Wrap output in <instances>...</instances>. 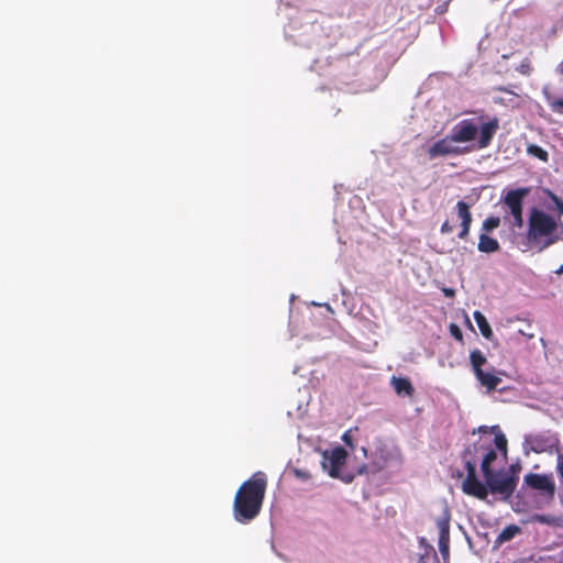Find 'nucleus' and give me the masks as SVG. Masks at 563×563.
I'll use <instances>...</instances> for the list:
<instances>
[{
    "instance_id": "f257e3e1",
    "label": "nucleus",
    "mask_w": 563,
    "mask_h": 563,
    "mask_svg": "<svg viewBox=\"0 0 563 563\" xmlns=\"http://www.w3.org/2000/svg\"><path fill=\"white\" fill-rule=\"evenodd\" d=\"M489 437L479 438L467 446L464 452V463L467 476L463 482L464 493L485 499L488 493L498 495L503 500L508 499L517 487L519 467L506 465L503 456L488 449Z\"/></svg>"
},
{
    "instance_id": "f03ea898",
    "label": "nucleus",
    "mask_w": 563,
    "mask_h": 563,
    "mask_svg": "<svg viewBox=\"0 0 563 563\" xmlns=\"http://www.w3.org/2000/svg\"><path fill=\"white\" fill-rule=\"evenodd\" d=\"M267 488V476L255 472L238 488L233 500V517L240 523H249L261 512Z\"/></svg>"
},
{
    "instance_id": "7ed1b4c3",
    "label": "nucleus",
    "mask_w": 563,
    "mask_h": 563,
    "mask_svg": "<svg viewBox=\"0 0 563 563\" xmlns=\"http://www.w3.org/2000/svg\"><path fill=\"white\" fill-rule=\"evenodd\" d=\"M563 235V222L543 210L531 208L528 219L527 241L539 251L554 244Z\"/></svg>"
},
{
    "instance_id": "20e7f679",
    "label": "nucleus",
    "mask_w": 563,
    "mask_h": 563,
    "mask_svg": "<svg viewBox=\"0 0 563 563\" xmlns=\"http://www.w3.org/2000/svg\"><path fill=\"white\" fill-rule=\"evenodd\" d=\"M498 119L494 118L488 122H474L464 120L460 123V142L475 141L476 148H485L497 132Z\"/></svg>"
},
{
    "instance_id": "39448f33",
    "label": "nucleus",
    "mask_w": 563,
    "mask_h": 563,
    "mask_svg": "<svg viewBox=\"0 0 563 563\" xmlns=\"http://www.w3.org/2000/svg\"><path fill=\"white\" fill-rule=\"evenodd\" d=\"M529 194L528 188H518L509 190L504 197L506 207L505 220L509 221L512 227L521 229L523 227L522 201Z\"/></svg>"
},
{
    "instance_id": "423d86ee",
    "label": "nucleus",
    "mask_w": 563,
    "mask_h": 563,
    "mask_svg": "<svg viewBox=\"0 0 563 563\" xmlns=\"http://www.w3.org/2000/svg\"><path fill=\"white\" fill-rule=\"evenodd\" d=\"M322 457L323 470H325L331 477L338 478L347 459L346 450L342 446H336L331 451H325Z\"/></svg>"
},
{
    "instance_id": "0eeeda50",
    "label": "nucleus",
    "mask_w": 563,
    "mask_h": 563,
    "mask_svg": "<svg viewBox=\"0 0 563 563\" xmlns=\"http://www.w3.org/2000/svg\"><path fill=\"white\" fill-rule=\"evenodd\" d=\"M457 152V132H452L451 135L435 142L429 150L428 154L431 159L445 156Z\"/></svg>"
},
{
    "instance_id": "6e6552de",
    "label": "nucleus",
    "mask_w": 563,
    "mask_h": 563,
    "mask_svg": "<svg viewBox=\"0 0 563 563\" xmlns=\"http://www.w3.org/2000/svg\"><path fill=\"white\" fill-rule=\"evenodd\" d=\"M437 526L439 529V550L444 560L449 558V541H450V516L444 511L443 516L438 519Z\"/></svg>"
},
{
    "instance_id": "1a4fd4ad",
    "label": "nucleus",
    "mask_w": 563,
    "mask_h": 563,
    "mask_svg": "<svg viewBox=\"0 0 563 563\" xmlns=\"http://www.w3.org/2000/svg\"><path fill=\"white\" fill-rule=\"evenodd\" d=\"M525 483L533 489L547 493L549 496L554 494L555 485L551 475L528 474L525 476Z\"/></svg>"
},
{
    "instance_id": "9d476101",
    "label": "nucleus",
    "mask_w": 563,
    "mask_h": 563,
    "mask_svg": "<svg viewBox=\"0 0 563 563\" xmlns=\"http://www.w3.org/2000/svg\"><path fill=\"white\" fill-rule=\"evenodd\" d=\"M393 387L397 395L411 397L415 393V388L412 387L411 382L405 377H393L391 378Z\"/></svg>"
},
{
    "instance_id": "9b49d317",
    "label": "nucleus",
    "mask_w": 563,
    "mask_h": 563,
    "mask_svg": "<svg viewBox=\"0 0 563 563\" xmlns=\"http://www.w3.org/2000/svg\"><path fill=\"white\" fill-rule=\"evenodd\" d=\"M475 376L479 380L481 385L487 389V391L496 389L497 386L501 383V378L493 373L481 371Z\"/></svg>"
},
{
    "instance_id": "f8f14e48",
    "label": "nucleus",
    "mask_w": 563,
    "mask_h": 563,
    "mask_svg": "<svg viewBox=\"0 0 563 563\" xmlns=\"http://www.w3.org/2000/svg\"><path fill=\"white\" fill-rule=\"evenodd\" d=\"M421 552L419 553L418 563H437L438 555L434 548L426 543L424 538L420 539Z\"/></svg>"
},
{
    "instance_id": "ddd939ff",
    "label": "nucleus",
    "mask_w": 563,
    "mask_h": 563,
    "mask_svg": "<svg viewBox=\"0 0 563 563\" xmlns=\"http://www.w3.org/2000/svg\"><path fill=\"white\" fill-rule=\"evenodd\" d=\"M499 243L497 240L488 236L486 233L479 235L478 250L484 253H493L498 251Z\"/></svg>"
},
{
    "instance_id": "4468645a",
    "label": "nucleus",
    "mask_w": 563,
    "mask_h": 563,
    "mask_svg": "<svg viewBox=\"0 0 563 563\" xmlns=\"http://www.w3.org/2000/svg\"><path fill=\"white\" fill-rule=\"evenodd\" d=\"M474 319L479 328L482 335L485 339L490 340L493 338V331H492L490 325H489L488 321L486 320L485 316L479 311H475Z\"/></svg>"
},
{
    "instance_id": "2eb2a0df",
    "label": "nucleus",
    "mask_w": 563,
    "mask_h": 563,
    "mask_svg": "<svg viewBox=\"0 0 563 563\" xmlns=\"http://www.w3.org/2000/svg\"><path fill=\"white\" fill-rule=\"evenodd\" d=\"M521 531L520 527L516 525L507 526L497 537L496 543L503 544L507 541H510L514 539L517 534H519Z\"/></svg>"
},
{
    "instance_id": "dca6fc26",
    "label": "nucleus",
    "mask_w": 563,
    "mask_h": 563,
    "mask_svg": "<svg viewBox=\"0 0 563 563\" xmlns=\"http://www.w3.org/2000/svg\"><path fill=\"white\" fill-rule=\"evenodd\" d=\"M470 360L475 375L478 372L483 371L482 366L485 365L487 362L486 357L479 351H473L471 353Z\"/></svg>"
},
{
    "instance_id": "f3484780",
    "label": "nucleus",
    "mask_w": 563,
    "mask_h": 563,
    "mask_svg": "<svg viewBox=\"0 0 563 563\" xmlns=\"http://www.w3.org/2000/svg\"><path fill=\"white\" fill-rule=\"evenodd\" d=\"M527 153L531 156L539 158L542 162H548V159H549L548 152L536 144L528 145Z\"/></svg>"
},
{
    "instance_id": "a211bd4d",
    "label": "nucleus",
    "mask_w": 563,
    "mask_h": 563,
    "mask_svg": "<svg viewBox=\"0 0 563 563\" xmlns=\"http://www.w3.org/2000/svg\"><path fill=\"white\" fill-rule=\"evenodd\" d=\"M495 445L496 448L500 451V454H498V456H503L504 457V462H506V457H507V440L505 438L504 434L501 433H495Z\"/></svg>"
},
{
    "instance_id": "6ab92c4d",
    "label": "nucleus",
    "mask_w": 563,
    "mask_h": 563,
    "mask_svg": "<svg viewBox=\"0 0 563 563\" xmlns=\"http://www.w3.org/2000/svg\"><path fill=\"white\" fill-rule=\"evenodd\" d=\"M460 218L463 221V225H464L463 234H464L468 230V224L471 222V214L468 212L467 206L461 201H460Z\"/></svg>"
},
{
    "instance_id": "aec40b11",
    "label": "nucleus",
    "mask_w": 563,
    "mask_h": 563,
    "mask_svg": "<svg viewBox=\"0 0 563 563\" xmlns=\"http://www.w3.org/2000/svg\"><path fill=\"white\" fill-rule=\"evenodd\" d=\"M499 224H500L499 218L490 217L484 221L483 230L488 232V231H492V230L496 229L497 227H499Z\"/></svg>"
},
{
    "instance_id": "412c9836",
    "label": "nucleus",
    "mask_w": 563,
    "mask_h": 563,
    "mask_svg": "<svg viewBox=\"0 0 563 563\" xmlns=\"http://www.w3.org/2000/svg\"><path fill=\"white\" fill-rule=\"evenodd\" d=\"M532 522H540L545 525H554L556 523V519L551 516H544V515H534L530 519Z\"/></svg>"
},
{
    "instance_id": "4be33fe9",
    "label": "nucleus",
    "mask_w": 563,
    "mask_h": 563,
    "mask_svg": "<svg viewBox=\"0 0 563 563\" xmlns=\"http://www.w3.org/2000/svg\"><path fill=\"white\" fill-rule=\"evenodd\" d=\"M551 200L555 203L559 216H563V201L550 190H545Z\"/></svg>"
},
{
    "instance_id": "5701e85b",
    "label": "nucleus",
    "mask_w": 563,
    "mask_h": 563,
    "mask_svg": "<svg viewBox=\"0 0 563 563\" xmlns=\"http://www.w3.org/2000/svg\"><path fill=\"white\" fill-rule=\"evenodd\" d=\"M551 200L555 203L559 216H563V201L550 190H545Z\"/></svg>"
},
{
    "instance_id": "b1692460",
    "label": "nucleus",
    "mask_w": 563,
    "mask_h": 563,
    "mask_svg": "<svg viewBox=\"0 0 563 563\" xmlns=\"http://www.w3.org/2000/svg\"><path fill=\"white\" fill-rule=\"evenodd\" d=\"M342 440H343V442H344L347 446H350L351 449H354L353 438H352V435H351V431H350V430L343 433V435H342Z\"/></svg>"
},
{
    "instance_id": "393cba45",
    "label": "nucleus",
    "mask_w": 563,
    "mask_h": 563,
    "mask_svg": "<svg viewBox=\"0 0 563 563\" xmlns=\"http://www.w3.org/2000/svg\"><path fill=\"white\" fill-rule=\"evenodd\" d=\"M556 470L560 474V476L562 477L563 479V454H560L558 456V465H556Z\"/></svg>"
},
{
    "instance_id": "a878e982",
    "label": "nucleus",
    "mask_w": 563,
    "mask_h": 563,
    "mask_svg": "<svg viewBox=\"0 0 563 563\" xmlns=\"http://www.w3.org/2000/svg\"><path fill=\"white\" fill-rule=\"evenodd\" d=\"M449 329H450V333H451V335H452L455 340H457V323H451V324H450V327H449Z\"/></svg>"
},
{
    "instance_id": "bb28decb",
    "label": "nucleus",
    "mask_w": 563,
    "mask_h": 563,
    "mask_svg": "<svg viewBox=\"0 0 563 563\" xmlns=\"http://www.w3.org/2000/svg\"><path fill=\"white\" fill-rule=\"evenodd\" d=\"M551 107L556 111H561L563 109V100H554L551 102Z\"/></svg>"
},
{
    "instance_id": "cd10ccee",
    "label": "nucleus",
    "mask_w": 563,
    "mask_h": 563,
    "mask_svg": "<svg viewBox=\"0 0 563 563\" xmlns=\"http://www.w3.org/2000/svg\"><path fill=\"white\" fill-rule=\"evenodd\" d=\"M442 291L446 297L453 298L455 296V290L453 288H442Z\"/></svg>"
},
{
    "instance_id": "c85d7f7f",
    "label": "nucleus",
    "mask_w": 563,
    "mask_h": 563,
    "mask_svg": "<svg viewBox=\"0 0 563 563\" xmlns=\"http://www.w3.org/2000/svg\"><path fill=\"white\" fill-rule=\"evenodd\" d=\"M518 333L528 338V339H532L534 338V334L533 333H527L526 331H523L522 329L518 330Z\"/></svg>"
},
{
    "instance_id": "c756f323",
    "label": "nucleus",
    "mask_w": 563,
    "mask_h": 563,
    "mask_svg": "<svg viewBox=\"0 0 563 563\" xmlns=\"http://www.w3.org/2000/svg\"><path fill=\"white\" fill-rule=\"evenodd\" d=\"M478 431L486 434L488 432V428L487 427H479Z\"/></svg>"
},
{
    "instance_id": "7c9ffc66",
    "label": "nucleus",
    "mask_w": 563,
    "mask_h": 563,
    "mask_svg": "<svg viewBox=\"0 0 563 563\" xmlns=\"http://www.w3.org/2000/svg\"><path fill=\"white\" fill-rule=\"evenodd\" d=\"M556 274L558 275H562L563 274V264L556 269Z\"/></svg>"
},
{
    "instance_id": "2f4dec72",
    "label": "nucleus",
    "mask_w": 563,
    "mask_h": 563,
    "mask_svg": "<svg viewBox=\"0 0 563 563\" xmlns=\"http://www.w3.org/2000/svg\"><path fill=\"white\" fill-rule=\"evenodd\" d=\"M449 225H448V222H445L443 225H442V231H449Z\"/></svg>"
},
{
    "instance_id": "473e14b6",
    "label": "nucleus",
    "mask_w": 563,
    "mask_h": 563,
    "mask_svg": "<svg viewBox=\"0 0 563 563\" xmlns=\"http://www.w3.org/2000/svg\"><path fill=\"white\" fill-rule=\"evenodd\" d=\"M465 322H466L467 325H470L472 328L471 321H470V319H468V317L466 314H465Z\"/></svg>"
}]
</instances>
